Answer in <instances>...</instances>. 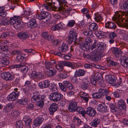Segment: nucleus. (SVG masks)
Listing matches in <instances>:
<instances>
[{"label":"nucleus","instance_id":"nucleus-52","mask_svg":"<svg viewBox=\"0 0 128 128\" xmlns=\"http://www.w3.org/2000/svg\"><path fill=\"white\" fill-rule=\"evenodd\" d=\"M110 108L111 109V111L113 112H114L117 110V108L116 106L114 104H110L109 105Z\"/></svg>","mask_w":128,"mask_h":128},{"label":"nucleus","instance_id":"nucleus-32","mask_svg":"<svg viewBox=\"0 0 128 128\" xmlns=\"http://www.w3.org/2000/svg\"><path fill=\"white\" fill-rule=\"evenodd\" d=\"M64 61H61L58 63L56 65V68L60 72L62 71L64 69V66L63 64Z\"/></svg>","mask_w":128,"mask_h":128},{"label":"nucleus","instance_id":"nucleus-51","mask_svg":"<svg viewBox=\"0 0 128 128\" xmlns=\"http://www.w3.org/2000/svg\"><path fill=\"white\" fill-rule=\"evenodd\" d=\"M23 126L22 121L19 120L16 122V126L17 128H22Z\"/></svg>","mask_w":128,"mask_h":128},{"label":"nucleus","instance_id":"nucleus-43","mask_svg":"<svg viewBox=\"0 0 128 128\" xmlns=\"http://www.w3.org/2000/svg\"><path fill=\"white\" fill-rule=\"evenodd\" d=\"M99 90L102 98L104 96H106L109 93L108 91L106 89H100Z\"/></svg>","mask_w":128,"mask_h":128},{"label":"nucleus","instance_id":"nucleus-59","mask_svg":"<svg viewBox=\"0 0 128 128\" xmlns=\"http://www.w3.org/2000/svg\"><path fill=\"white\" fill-rule=\"evenodd\" d=\"M128 3H124L121 6V7L122 9L124 10L127 13L128 10Z\"/></svg>","mask_w":128,"mask_h":128},{"label":"nucleus","instance_id":"nucleus-4","mask_svg":"<svg viewBox=\"0 0 128 128\" xmlns=\"http://www.w3.org/2000/svg\"><path fill=\"white\" fill-rule=\"evenodd\" d=\"M100 75L98 73H96L92 76L91 80V82L92 84L96 85V83L103 84L104 81L100 76Z\"/></svg>","mask_w":128,"mask_h":128},{"label":"nucleus","instance_id":"nucleus-41","mask_svg":"<svg viewBox=\"0 0 128 128\" xmlns=\"http://www.w3.org/2000/svg\"><path fill=\"white\" fill-rule=\"evenodd\" d=\"M94 20L97 22H100L103 20V18L101 16L98 14H95Z\"/></svg>","mask_w":128,"mask_h":128},{"label":"nucleus","instance_id":"nucleus-47","mask_svg":"<svg viewBox=\"0 0 128 128\" xmlns=\"http://www.w3.org/2000/svg\"><path fill=\"white\" fill-rule=\"evenodd\" d=\"M62 24L60 23H59L52 27L51 28V29L52 30L54 31L60 29L62 28Z\"/></svg>","mask_w":128,"mask_h":128},{"label":"nucleus","instance_id":"nucleus-31","mask_svg":"<svg viewBox=\"0 0 128 128\" xmlns=\"http://www.w3.org/2000/svg\"><path fill=\"white\" fill-rule=\"evenodd\" d=\"M62 63L64 66L70 67L72 69H74L75 68V65L73 63L69 61H64Z\"/></svg>","mask_w":128,"mask_h":128},{"label":"nucleus","instance_id":"nucleus-10","mask_svg":"<svg viewBox=\"0 0 128 128\" xmlns=\"http://www.w3.org/2000/svg\"><path fill=\"white\" fill-rule=\"evenodd\" d=\"M90 84L89 81L85 78L82 80V84L81 85V88L84 90L88 89Z\"/></svg>","mask_w":128,"mask_h":128},{"label":"nucleus","instance_id":"nucleus-29","mask_svg":"<svg viewBox=\"0 0 128 128\" xmlns=\"http://www.w3.org/2000/svg\"><path fill=\"white\" fill-rule=\"evenodd\" d=\"M105 27L107 28L111 29H115L116 26L114 23L109 22L106 23L105 24Z\"/></svg>","mask_w":128,"mask_h":128},{"label":"nucleus","instance_id":"nucleus-7","mask_svg":"<svg viewBox=\"0 0 128 128\" xmlns=\"http://www.w3.org/2000/svg\"><path fill=\"white\" fill-rule=\"evenodd\" d=\"M77 34L75 31H70L68 36V42L70 44H71L76 39Z\"/></svg>","mask_w":128,"mask_h":128},{"label":"nucleus","instance_id":"nucleus-46","mask_svg":"<svg viewBox=\"0 0 128 128\" xmlns=\"http://www.w3.org/2000/svg\"><path fill=\"white\" fill-rule=\"evenodd\" d=\"M57 9H56V11H59V12L62 14H64V6H61L60 5L58 7H56Z\"/></svg>","mask_w":128,"mask_h":128},{"label":"nucleus","instance_id":"nucleus-36","mask_svg":"<svg viewBox=\"0 0 128 128\" xmlns=\"http://www.w3.org/2000/svg\"><path fill=\"white\" fill-rule=\"evenodd\" d=\"M64 14H68L72 10V8L70 7V5L67 4L66 5L64 6Z\"/></svg>","mask_w":128,"mask_h":128},{"label":"nucleus","instance_id":"nucleus-5","mask_svg":"<svg viewBox=\"0 0 128 128\" xmlns=\"http://www.w3.org/2000/svg\"><path fill=\"white\" fill-rule=\"evenodd\" d=\"M14 91L12 92L7 97V100L9 101H14L19 96L20 92L17 88L14 89Z\"/></svg>","mask_w":128,"mask_h":128},{"label":"nucleus","instance_id":"nucleus-3","mask_svg":"<svg viewBox=\"0 0 128 128\" xmlns=\"http://www.w3.org/2000/svg\"><path fill=\"white\" fill-rule=\"evenodd\" d=\"M10 22V24L13 25L15 28L16 29L19 28L21 24L20 17L19 16H14L11 18Z\"/></svg>","mask_w":128,"mask_h":128},{"label":"nucleus","instance_id":"nucleus-55","mask_svg":"<svg viewBox=\"0 0 128 128\" xmlns=\"http://www.w3.org/2000/svg\"><path fill=\"white\" fill-rule=\"evenodd\" d=\"M83 34L85 36H90L92 35L93 32L91 30H87L84 32Z\"/></svg>","mask_w":128,"mask_h":128},{"label":"nucleus","instance_id":"nucleus-20","mask_svg":"<svg viewBox=\"0 0 128 128\" xmlns=\"http://www.w3.org/2000/svg\"><path fill=\"white\" fill-rule=\"evenodd\" d=\"M9 64L8 59L4 58H2L0 60V68L5 67Z\"/></svg>","mask_w":128,"mask_h":128},{"label":"nucleus","instance_id":"nucleus-30","mask_svg":"<svg viewBox=\"0 0 128 128\" xmlns=\"http://www.w3.org/2000/svg\"><path fill=\"white\" fill-rule=\"evenodd\" d=\"M119 105V108L121 110H124L126 109V106L125 103L124 101L122 100H120L118 101Z\"/></svg>","mask_w":128,"mask_h":128},{"label":"nucleus","instance_id":"nucleus-44","mask_svg":"<svg viewBox=\"0 0 128 128\" xmlns=\"http://www.w3.org/2000/svg\"><path fill=\"white\" fill-rule=\"evenodd\" d=\"M16 59L18 61L22 62L24 61V57L23 54H22L21 52L19 54L17 55Z\"/></svg>","mask_w":128,"mask_h":128},{"label":"nucleus","instance_id":"nucleus-63","mask_svg":"<svg viewBox=\"0 0 128 128\" xmlns=\"http://www.w3.org/2000/svg\"><path fill=\"white\" fill-rule=\"evenodd\" d=\"M95 34L98 36H105V33L103 32L100 31L98 30H96L95 31Z\"/></svg>","mask_w":128,"mask_h":128},{"label":"nucleus","instance_id":"nucleus-34","mask_svg":"<svg viewBox=\"0 0 128 128\" xmlns=\"http://www.w3.org/2000/svg\"><path fill=\"white\" fill-rule=\"evenodd\" d=\"M98 25L95 23H92L89 25V29L90 30L92 31L97 30L98 28Z\"/></svg>","mask_w":128,"mask_h":128},{"label":"nucleus","instance_id":"nucleus-39","mask_svg":"<svg viewBox=\"0 0 128 128\" xmlns=\"http://www.w3.org/2000/svg\"><path fill=\"white\" fill-rule=\"evenodd\" d=\"M40 96L37 94L34 95L31 98V101L34 103L38 102V101H39Z\"/></svg>","mask_w":128,"mask_h":128},{"label":"nucleus","instance_id":"nucleus-23","mask_svg":"<svg viewBox=\"0 0 128 128\" xmlns=\"http://www.w3.org/2000/svg\"><path fill=\"white\" fill-rule=\"evenodd\" d=\"M112 52L116 58H118L121 56L122 52L120 49L118 48H115L113 49Z\"/></svg>","mask_w":128,"mask_h":128},{"label":"nucleus","instance_id":"nucleus-28","mask_svg":"<svg viewBox=\"0 0 128 128\" xmlns=\"http://www.w3.org/2000/svg\"><path fill=\"white\" fill-rule=\"evenodd\" d=\"M80 95L82 98L86 102H88L89 98L88 94L85 92H80Z\"/></svg>","mask_w":128,"mask_h":128},{"label":"nucleus","instance_id":"nucleus-60","mask_svg":"<svg viewBox=\"0 0 128 128\" xmlns=\"http://www.w3.org/2000/svg\"><path fill=\"white\" fill-rule=\"evenodd\" d=\"M117 34L114 32H111L109 34V37L111 39H114L116 37Z\"/></svg>","mask_w":128,"mask_h":128},{"label":"nucleus","instance_id":"nucleus-56","mask_svg":"<svg viewBox=\"0 0 128 128\" xmlns=\"http://www.w3.org/2000/svg\"><path fill=\"white\" fill-rule=\"evenodd\" d=\"M44 63L46 68L47 69L50 70L52 68V66L50 62V61H46Z\"/></svg>","mask_w":128,"mask_h":128},{"label":"nucleus","instance_id":"nucleus-8","mask_svg":"<svg viewBox=\"0 0 128 128\" xmlns=\"http://www.w3.org/2000/svg\"><path fill=\"white\" fill-rule=\"evenodd\" d=\"M42 36L44 38L50 41L52 43L56 44L57 41L54 40L53 36L48 34V33L46 32H43Z\"/></svg>","mask_w":128,"mask_h":128},{"label":"nucleus","instance_id":"nucleus-33","mask_svg":"<svg viewBox=\"0 0 128 128\" xmlns=\"http://www.w3.org/2000/svg\"><path fill=\"white\" fill-rule=\"evenodd\" d=\"M98 108L103 113H105L107 111L106 106L104 104H100L98 105Z\"/></svg>","mask_w":128,"mask_h":128},{"label":"nucleus","instance_id":"nucleus-9","mask_svg":"<svg viewBox=\"0 0 128 128\" xmlns=\"http://www.w3.org/2000/svg\"><path fill=\"white\" fill-rule=\"evenodd\" d=\"M43 7L49 11H56V9H57L56 7L53 5L50 2H48L44 4L43 5Z\"/></svg>","mask_w":128,"mask_h":128},{"label":"nucleus","instance_id":"nucleus-18","mask_svg":"<svg viewBox=\"0 0 128 128\" xmlns=\"http://www.w3.org/2000/svg\"><path fill=\"white\" fill-rule=\"evenodd\" d=\"M2 76L7 81L12 80L13 78V76L9 72H4L2 74Z\"/></svg>","mask_w":128,"mask_h":128},{"label":"nucleus","instance_id":"nucleus-12","mask_svg":"<svg viewBox=\"0 0 128 128\" xmlns=\"http://www.w3.org/2000/svg\"><path fill=\"white\" fill-rule=\"evenodd\" d=\"M89 50L92 52L94 54H98L102 52V50L99 48H98V46L92 45L89 48Z\"/></svg>","mask_w":128,"mask_h":128},{"label":"nucleus","instance_id":"nucleus-64","mask_svg":"<svg viewBox=\"0 0 128 128\" xmlns=\"http://www.w3.org/2000/svg\"><path fill=\"white\" fill-rule=\"evenodd\" d=\"M31 10L29 8H26L25 10H24V14L25 15L28 16L29 14H31Z\"/></svg>","mask_w":128,"mask_h":128},{"label":"nucleus","instance_id":"nucleus-57","mask_svg":"<svg viewBox=\"0 0 128 128\" xmlns=\"http://www.w3.org/2000/svg\"><path fill=\"white\" fill-rule=\"evenodd\" d=\"M59 2L60 6H64L67 4V2L66 0H57Z\"/></svg>","mask_w":128,"mask_h":128},{"label":"nucleus","instance_id":"nucleus-21","mask_svg":"<svg viewBox=\"0 0 128 128\" xmlns=\"http://www.w3.org/2000/svg\"><path fill=\"white\" fill-rule=\"evenodd\" d=\"M105 80L108 83L114 85L116 84V80L112 78L111 75L106 76L105 77Z\"/></svg>","mask_w":128,"mask_h":128},{"label":"nucleus","instance_id":"nucleus-45","mask_svg":"<svg viewBox=\"0 0 128 128\" xmlns=\"http://www.w3.org/2000/svg\"><path fill=\"white\" fill-rule=\"evenodd\" d=\"M8 24V21L6 18H4L0 19V25L6 26Z\"/></svg>","mask_w":128,"mask_h":128},{"label":"nucleus","instance_id":"nucleus-1","mask_svg":"<svg viewBox=\"0 0 128 128\" xmlns=\"http://www.w3.org/2000/svg\"><path fill=\"white\" fill-rule=\"evenodd\" d=\"M112 19L118 26L128 28V14L126 12L120 11L116 12Z\"/></svg>","mask_w":128,"mask_h":128},{"label":"nucleus","instance_id":"nucleus-37","mask_svg":"<svg viewBox=\"0 0 128 128\" xmlns=\"http://www.w3.org/2000/svg\"><path fill=\"white\" fill-rule=\"evenodd\" d=\"M17 102L21 105H24L27 104L28 102L26 98H23L21 99L18 100Z\"/></svg>","mask_w":128,"mask_h":128},{"label":"nucleus","instance_id":"nucleus-24","mask_svg":"<svg viewBox=\"0 0 128 128\" xmlns=\"http://www.w3.org/2000/svg\"><path fill=\"white\" fill-rule=\"evenodd\" d=\"M45 96H40L39 101L36 102V105L40 108H42L44 105V101Z\"/></svg>","mask_w":128,"mask_h":128},{"label":"nucleus","instance_id":"nucleus-53","mask_svg":"<svg viewBox=\"0 0 128 128\" xmlns=\"http://www.w3.org/2000/svg\"><path fill=\"white\" fill-rule=\"evenodd\" d=\"M58 85L60 89L64 92L66 91V86L62 83H58Z\"/></svg>","mask_w":128,"mask_h":128},{"label":"nucleus","instance_id":"nucleus-26","mask_svg":"<svg viewBox=\"0 0 128 128\" xmlns=\"http://www.w3.org/2000/svg\"><path fill=\"white\" fill-rule=\"evenodd\" d=\"M44 120L42 117L37 118L34 120V124L36 126H38L41 124Z\"/></svg>","mask_w":128,"mask_h":128},{"label":"nucleus","instance_id":"nucleus-50","mask_svg":"<svg viewBox=\"0 0 128 128\" xmlns=\"http://www.w3.org/2000/svg\"><path fill=\"white\" fill-rule=\"evenodd\" d=\"M12 108V104H8L6 105L4 108V109L6 112H8L11 110Z\"/></svg>","mask_w":128,"mask_h":128},{"label":"nucleus","instance_id":"nucleus-35","mask_svg":"<svg viewBox=\"0 0 128 128\" xmlns=\"http://www.w3.org/2000/svg\"><path fill=\"white\" fill-rule=\"evenodd\" d=\"M100 119L98 118H96L94 119L92 122V125L94 127H96L100 123Z\"/></svg>","mask_w":128,"mask_h":128},{"label":"nucleus","instance_id":"nucleus-48","mask_svg":"<svg viewBox=\"0 0 128 128\" xmlns=\"http://www.w3.org/2000/svg\"><path fill=\"white\" fill-rule=\"evenodd\" d=\"M12 33L10 32H6L2 33L1 35V38H5L6 37L11 36Z\"/></svg>","mask_w":128,"mask_h":128},{"label":"nucleus","instance_id":"nucleus-42","mask_svg":"<svg viewBox=\"0 0 128 128\" xmlns=\"http://www.w3.org/2000/svg\"><path fill=\"white\" fill-rule=\"evenodd\" d=\"M92 98H94L100 99L102 98L99 90L98 92H96L92 94Z\"/></svg>","mask_w":128,"mask_h":128},{"label":"nucleus","instance_id":"nucleus-22","mask_svg":"<svg viewBox=\"0 0 128 128\" xmlns=\"http://www.w3.org/2000/svg\"><path fill=\"white\" fill-rule=\"evenodd\" d=\"M58 104L56 103H53L50 106V114H53L57 110Z\"/></svg>","mask_w":128,"mask_h":128},{"label":"nucleus","instance_id":"nucleus-13","mask_svg":"<svg viewBox=\"0 0 128 128\" xmlns=\"http://www.w3.org/2000/svg\"><path fill=\"white\" fill-rule=\"evenodd\" d=\"M27 26L30 28L32 29L37 27L38 26L36 20L34 18L30 20L27 23Z\"/></svg>","mask_w":128,"mask_h":128},{"label":"nucleus","instance_id":"nucleus-38","mask_svg":"<svg viewBox=\"0 0 128 128\" xmlns=\"http://www.w3.org/2000/svg\"><path fill=\"white\" fill-rule=\"evenodd\" d=\"M47 72V74L49 76H52L56 75V71L53 68H51Z\"/></svg>","mask_w":128,"mask_h":128},{"label":"nucleus","instance_id":"nucleus-58","mask_svg":"<svg viewBox=\"0 0 128 128\" xmlns=\"http://www.w3.org/2000/svg\"><path fill=\"white\" fill-rule=\"evenodd\" d=\"M49 88L52 91H56L57 90L56 86L54 84H51Z\"/></svg>","mask_w":128,"mask_h":128},{"label":"nucleus","instance_id":"nucleus-54","mask_svg":"<svg viewBox=\"0 0 128 128\" xmlns=\"http://www.w3.org/2000/svg\"><path fill=\"white\" fill-rule=\"evenodd\" d=\"M32 120L30 118L28 119V120L25 122V125L26 128H30V124L32 123Z\"/></svg>","mask_w":128,"mask_h":128},{"label":"nucleus","instance_id":"nucleus-19","mask_svg":"<svg viewBox=\"0 0 128 128\" xmlns=\"http://www.w3.org/2000/svg\"><path fill=\"white\" fill-rule=\"evenodd\" d=\"M67 45L66 44L63 43L61 47H60L58 48V50L60 52L65 54L66 53H68V50Z\"/></svg>","mask_w":128,"mask_h":128},{"label":"nucleus","instance_id":"nucleus-62","mask_svg":"<svg viewBox=\"0 0 128 128\" xmlns=\"http://www.w3.org/2000/svg\"><path fill=\"white\" fill-rule=\"evenodd\" d=\"M86 44L87 46H89L91 45L92 42V39L90 38H88L86 40Z\"/></svg>","mask_w":128,"mask_h":128},{"label":"nucleus","instance_id":"nucleus-2","mask_svg":"<svg viewBox=\"0 0 128 128\" xmlns=\"http://www.w3.org/2000/svg\"><path fill=\"white\" fill-rule=\"evenodd\" d=\"M50 13L46 11H41L40 14L37 15L36 17L39 20L46 22L49 21L51 19Z\"/></svg>","mask_w":128,"mask_h":128},{"label":"nucleus","instance_id":"nucleus-61","mask_svg":"<svg viewBox=\"0 0 128 128\" xmlns=\"http://www.w3.org/2000/svg\"><path fill=\"white\" fill-rule=\"evenodd\" d=\"M75 24V21L74 20H71L69 21L67 26L70 27L73 26Z\"/></svg>","mask_w":128,"mask_h":128},{"label":"nucleus","instance_id":"nucleus-49","mask_svg":"<svg viewBox=\"0 0 128 128\" xmlns=\"http://www.w3.org/2000/svg\"><path fill=\"white\" fill-rule=\"evenodd\" d=\"M2 48V53L5 55H8V47L7 46H4L2 48Z\"/></svg>","mask_w":128,"mask_h":128},{"label":"nucleus","instance_id":"nucleus-40","mask_svg":"<svg viewBox=\"0 0 128 128\" xmlns=\"http://www.w3.org/2000/svg\"><path fill=\"white\" fill-rule=\"evenodd\" d=\"M4 7L0 6V17H4L6 16L7 13L4 11Z\"/></svg>","mask_w":128,"mask_h":128},{"label":"nucleus","instance_id":"nucleus-17","mask_svg":"<svg viewBox=\"0 0 128 128\" xmlns=\"http://www.w3.org/2000/svg\"><path fill=\"white\" fill-rule=\"evenodd\" d=\"M120 60L122 62V65L125 67L128 68V57H126L125 56H121Z\"/></svg>","mask_w":128,"mask_h":128},{"label":"nucleus","instance_id":"nucleus-27","mask_svg":"<svg viewBox=\"0 0 128 128\" xmlns=\"http://www.w3.org/2000/svg\"><path fill=\"white\" fill-rule=\"evenodd\" d=\"M85 74V72L83 70L79 69L76 70L74 74V76L76 77L78 76H82Z\"/></svg>","mask_w":128,"mask_h":128},{"label":"nucleus","instance_id":"nucleus-14","mask_svg":"<svg viewBox=\"0 0 128 128\" xmlns=\"http://www.w3.org/2000/svg\"><path fill=\"white\" fill-rule=\"evenodd\" d=\"M17 36L19 38L26 39L29 37L30 34L28 32H19L17 34Z\"/></svg>","mask_w":128,"mask_h":128},{"label":"nucleus","instance_id":"nucleus-25","mask_svg":"<svg viewBox=\"0 0 128 128\" xmlns=\"http://www.w3.org/2000/svg\"><path fill=\"white\" fill-rule=\"evenodd\" d=\"M50 84V82L45 80L44 82H42L39 83L38 86L41 89L47 88Z\"/></svg>","mask_w":128,"mask_h":128},{"label":"nucleus","instance_id":"nucleus-16","mask_svg":"<svg viewBox=\"0 0 128 128\" xmlns=\"http://www.w3.org/2000/svg\"><path fill=\"white\" fill-rule=\"evenodd\" d=\"M14 68H20L21 69L22 71L23 72H26L28 70V67L26 66L23 62L20 63L18 64H16L14 66Z\"/></svg>","mask_w":128,"mask_h":128},{"label":"nucleus","instance_id":"nucleus-6","mask_svg":"<svg viewBox=\"0 0 128 128\" xmlns=\"http://www.w3.org/2000/svg\"><path fill=\"white\" fill-rule=\"evenodd\" d=\"M63 96L58 92H52L50 94L49 98L51 100L55 102L59 101L62 98Z\"/></svg>","mask_w":128,"mask_h":128},{"label":"nucleus","instance_id":"nucleus-11","mask_svg":"<svg viewBox=\"0 0 128 128\" xmlns=\"http://www.w3.org/2000/svg\"><path fill=\"white\" fill-rule=\"evenodd\" d=\"M77 103L76 102H71L69 104L68 110L70 112H74L76 111Z\"/></svg>","mask_w":128,"mask_h":128},{"label":"nucleus","instance_id":"nucleus-15","mask_svg":"<svg viewBox=\"0 0 128 128\" xmlns=\"http://www.w3.org/2000/svg\"><path fill=\"white\" fill-rule=\"evenodd\" d=\"M96 113L95 110L91 107H88L86 109V114L90 116H94Z\"/></svg>","mask_w":128,"mask_h":128}]
</instances>
